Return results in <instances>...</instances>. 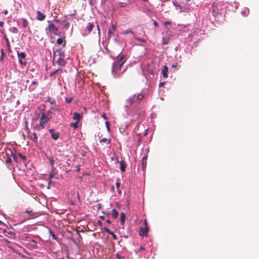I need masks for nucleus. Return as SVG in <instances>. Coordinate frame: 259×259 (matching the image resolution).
<instances>
[{"label":"nucleus","instance_id":"2f4dec72","mask_svg":"<svg viewBox=\"0 0 259 259\" xmlns=\"http://www.w3.org/2000/svg\"><path fill=\"white\" fill-rule=\"evenodd\" d=\"M119 186H120L119 182H116V187L117 189L118 190V193L119 194H120L121 193V191L119 189Z\"/></svg>","mask_w":259,"mask_h":259},{"label":"nucleus","instance_id":"774afa93","mask_svg":"<svg viewBox=\"0 0 259 259\" xmlns=\"http://www.w3.org/2000/svg\"><path fill=\"white\" fill-rule=\"evenodd\" d=\"M114 187H112V190H113V189H114Z\"/></svg>","mask_w":259,"mask_h":259},{"label":"nucleus","instance_id":"f3484780","mask_svg":"<svg viewBox=\"0 0 259 259\" xmlns=\"http://www.w3.org/2000/svg\"><path fill=\"white\" fill-rule=\"evenodd\" d=\"M115 30V25H112V28H109L108 29V35H110L113 34Z\"/></svg>","mask_w":259,"mask_h":259},{"label":"nucleus","instance_id":"a211bd4d","mask_svg":"<svg viewBox=\"0 0 259 259\" xmlns=\"http://www.w3.org/2000/svg\"><path fill=\"white\" fill-rule=\"evenodd\" d=\"M111 214H112V217L113 218V219H115L118 217V212L115 209H114L112 210Z\"/></svg>","mask_w":259,"mask_h":259},{"label":"nucleus","instance_id":"7ed1b4c3","mask_svg":"<svg viewBox=\"0 0 259 259\" xmlns=\"http://www.w3.org/2000/svg\"><path fill=\"white\" fill-rule=\"evenodd\" d=\"M19 63L23 66H26L27 64L26 54L24 52H17Z\"/></svg>","mask_w":259,"mask_h":259},{"label":"nucleus","instance_id":"de8ad7c7","mask_svg":"<svg viewBox=\"0 0 259 259\" xmlns=\"http://www.w3.org/2000/svg\"><path fill=\"white\" fill-rule=\"evenodd\" d=\"M171 24V22H169V21H166V22H165L164 23V24H165V25H169V24Z\"/></svg>","mask_w":259,"mask_h":259},{"label":"nucleus","instance_id":"a18cd8bd","mask_svg":"<svg viewBox=\"0 0 259 259\" xmlns=\"http://www.w3.org/2000/svg\"><path fill=\"white\" fill-rule=\"evenodd\" d=\"M4 25V22L3 21L0 22V27H3Z\"/></svg>","mask_w":259,"mask_h":259},{"label":"nucleus","instance_id":"4c0bfd02","mask_svg":"<svg viewBox=\"0 0 259 259\" xmlns=\"http://www.w3.org/2000/svg\"><path fill=\"white\" fill-rule=\"evenodd\" d=\"M107 141V139L106 138H102L100 140V143H104Z\"/></svg>","mask_w":259,"mask_h":259},{"label":"nucleus","instance_id":"6ab92c4d","mask_svg":"<svg viewBox=\"0 0 259 259\" xmlns=\"http://www.w3.org/2000/svg\"><path fill=\"white\" fill-rule=\"evenodd\" d=\"M125 215L124 212L120 213V224L123 225L125 222Z\"/></svg>","mask_w":259,"mask_h":259},{"label":"nucleus","instance_id":"1a4fd4ad","mask_svg":"<svg viewBox=\"0 0 259 259\" xmlns=\"http://www.w3.org/2000/svg\"><path fill=\"white\" fill-rule=\"evenodd\" d=\"M29 138L35 144H37V136L36 133H33L32 135H28Z\"/></svg>","mask_w":259,"mask_h":259},{"label":"nucleus","instance_id":"423d86ee","mask_svg":"<svg viewBox=\"0 0 259 259\" xmlns=\"http://www.w3.org/2000/svg\"><path fill=\"white\" fill-rule=\"evenodd\" d=\"M168 67L166 65L163 66L161 71V74L164 78H166L168 77Z\"/></svg>","mask_w":259,"mask_h":259},{"label":"nucleus","instance_id":"338daca9","mask_svg":"<svg viewBox=\"0 0 259 259\" xmlns=\"http://www.w3.org/2000/svg\"><path fill=\"white\" fill-rule=\"evenodd\" d=\"M145 224L146 225V224H147L146 221H145Z\"/></svg>","mask_w":259,"mask_h":259},{"label":"nucleus","instance_id":"7c9ffc66","mask_svg":"<svg viewBox=\"0 0 259 259\" xmlns=\"http://www.w3.org/2000/svg\"><path fill=\"white\" fill-rule=\"evenodd\" d=\"M18 156L23 160L26 159V157L25 156L23 155L21 153H19L18 154Z\"/></svg>","mask_w":259,"mask_h":259},{"label":"nucleus","instance_id":"20e7f679","mask_svg":"<svg viewBox=\"0 0 259 259\" xmlns=\"http://www.w3.org/2000/svg\"><path fill=\"white\" fill-rule=\"evenodd\" d=\"M48 30L53 34L57 36L61 35V32L59 31V28L57 27L53 23L50 24L48 26Z\"/></svg>","mask_w":259,"mask_h":259},{"label":"nucleus","instance_id":"f03ea898","mask_svg":"<svg viewBox=\"0 0 259 259\" xmlns=\"http://www.w3.org/2000/svg\"><path fill=\"white\" fill-rule=\"evenodd\" d=\"M51 112L48 111L47 112H44L41 113L39 120V126L41 128H44L46 124L51 119Z\"/></svg>","mask_w":259,"mask_h":259},{"label":"nucleus","instance_id":"864d4df0","mask_svg":"<svg viewBox=\"0 0 259 259\" xmlns=\"http://www.w3.org/2000/svg\"><path fill=\"white\" fill-rule=\"evenodd\" d=\"M138 40L142 41V42H146L145 40L144 39H137Z\"/></svg>","mask_w":259,"mask_h":259},{"label":"nucleus","instance_id":"c03bdc74","mask_svg":"<svg viewBox=\"0 0 259 259\" xmlns=\"http://www.w3.org/2000/svg\"><path fill=\"white\" fill-rule=\"evenodd\" d=\"M177 66H178L177 63L172 64V67H174V68H176L177 67Z\"/></svg>","mask_w":259,"mask_h":259},{"label":"nucleus","instance_id":"5701e85b","mask_svg":"<svg viewBox=\"0 0 259 259\" xmlns=\"http://www.w3.org/2000/svg\"><path fill=\"white\" fill-rule=\"evenodd\" d=\"M49 233L52 236V237L53 239L57 240V238L56 235L53 232V231L51 230H49Z\"/></svg>","mask_w":259,"mask_h":259},{"label":"nucleus","instance_id":"412c9836","mask_svg":"<svg viewBox=\"0 0 259 259\" xmlns=\"http://www.w3.org/2000/svg\"><path fill=\"white\" fill-rule=\"evenodd\" d=\"M55 169L51 168V171H50V175H49V179H52L54 177V176L55 175Z\"/></svg>","mask_w":259,"mask_h":259},{"label":"nucleus","instance_id":"473e14b6","mask_svg":"<svg viewBox=\"0 0 259 259\" xmlns=\"http://www.w3.org/2000/svg\"><path fill=\"white\" fill-rule=\"evenodd\" d=\"M96 27H97V32H98V35L99 36V37H100V34H101V31H100V29L99 28V25L97 24V26H96Z\"/></svg>","mask_w":259,"mask_h":259},{"label":"nucleus","instance_id":"6e6552de","mask_svg":"<svg viewBox=\"0 0 259 259\" xmlns=\"http://www.w3.org/2000/svg\"><path fill=\"white\" fill-rule=\"evenodd\" d=\"M36 19L39 21H43L46 18V15L42 13L40 11H37Z\"/></svg>","mask_w":259,"mask_h":259},{"label":"nucleus","instance_id":"dca6fc26","mask_svg":"<svg viewBox=\"0 0 259 259\" xmlns=\"http://www.w3.org/2000/svg\"><path fill=\"white\" fill-rule=\"evenodd\" d=\"M48 159H49V162H50V164L51 166V168L52 169H55V167H54V159L53 157L50 156V157H48Z\"/></svg>","mask_w":259,"mask_h":259},{"label":"nucleus","instance_id":"9b49d317","mask_svg":"<svg viewBox=\"0 0 259 259\" xmlns=\"http://www.w3.org/2000/svg\"><path fill=\"white\" fill-rule=\"evenodd\" d=\"M65 19L64 20H63L62 22V23H63V27L66 29H67L69 28V27H70V23L69 22H67V16H65Z\"/></svg>","mask_w":259,"mask_h":259},{"label":"nucleus","instance_id":"13d9d810","mask_svg":"<svg viewBox=\"0 0 259 259\" xmlns=\"http://www.w3.org/2000/svg\"><path fill=\"white\" fill-rule=\"evenodd\" d=\"M4 14L7 15L8 14V11L7 10L4 11Z\"/></svg>","mask_w":259,"mask_h":259},{"label":"nucleus","instance_id":"603ef678","mask_svg":"<svg viewBox=\"0 0 259 259\" xmlns=\"http://www.w3.org/2000/svg\"><path fill=\"white\" fill-rule=\"evenodd\" d=\"M102 117H103L105 119H107L106 116V115H105V113H104V114L102 115Z\"/></svg>","mask_w":259,"mask_h":259},{"label":"nucleus","instance_id":"4468645a","mask_svg":"<svg viewBox=\"0 0 259 259\" xmlns=\"http://www.w3.org/2000/svg\"><path fill=\"white\" fill-rule=\"evenodd\" d=\"M126 164L124 161H121L120 162V169L122 172L125 171Z\"/></svg>","mask_w":259,"mask_h":259},{"label":"nucleus","instance_id":"5fc2aeb1","mask_svg":"<svg viewBox=\"0 0 259 259\" xmlns=\"http://www.w3.org/2000/svg\"><path fill=\"white\" fill-rule=\"evenodd\" d=\"M106 222H107L108 224H109V225H110V224H111V221H110L109 220H108V219L106 220Z\"/></svg>","mask_w":259,"mask_h":259},{"label":"nucleus","instance_id":"f8f14e48","mask_svg":"<svg viewBox=\"0 0 259 259\" xmlns=\"http://www.w3.org/2000/svg\"><path fill=\"white\" fill-rule=\"evenodd\" d=\"M104 231L106 232H107L109 234H110L111 235H112V238L114 240H116L117 239V236L116 235L113 233L112 232V231H111L109 229H108L107 227H105L104 228Z\"/></svg>","mask_w":259,"mask_h":259},{"label":"nucleus","instance_id":"58836bf2","mask_svg":"<svg viewBox=\"0 0 259 259\" xmlns=\"http://www.w3.org/2000/svg\"><path fill=\"white\" fill-rule=\"evenodd\" d=\"M65 99H66V102L68 103H71L72 101V98H65Z\"/></svg>","mask_w":259,"mask_h":259},{"label":"nucleus","instance_id":"393cba45","mask_svg":"<svg viewBox=\"0 0 259 259\" xmlns=\"http://www.w3.org/2000/svg\"><path fill=\"white\" fill-rule=\"evenodd\" d=\"M142 161V170L144 171L146 167L147 161Z\"/></svg>","mask_w":259,"mask_h":259},{"label":"nucleus","instance_id":"e433bc0d","mask_svg":"<svg viewBox=\"0 0 259 259\" xmlns=\"http://www.w3.org/2000/svg\"><path fill=\"white\" fill-rule=\"evenodd\" d=\"M119 5L121 7H124L126 6V4L124 3H119Z\"/></svg>","mask_w":259,"mask_h":259},{"label":"nucleus","instance_id":"3c124183","mask_svg":"<svg viewBox=\"0 0 259 259\" xmlns=\"http://www.w3.org/2000/svg\"><path fill=\"white\" fill-rule=\"evenodd\" d=\"M1 51H2V58L3 57V56H4V52L3 49H2Z\"/></svg>","mask_w":259,"mask_h":259},{"label":"nucleus","instance_id":"ddd939ff","mask_svg":"<svg viewBox=\"0 0 259 259\" xmlns=\"http://www.w3.org/2000/svg\"><path fill=\"white\" fill-rule=\"evenodd\" d=\"M95 27V25L93 23L89 22L87 26V29L88 31V33H90L93 30V28Z\"/></svg>","mask_w":259,"mask_h":259},{"label":"nucleus","instance_id":"680f3d73","mask_svg":"<svg viewBox=\"0 0 259 259\" xmlns=\"http://www.w3.org/2000/svg\"><path fill=\"white\" fill-rule=\"evenodd\" d=\"M55 21L57 22V23H60V20H58V19L55 20Z\"/></svg>","mask_w":259,"mask_h":259},{"label":"nucleus","instance_id":"69168bd1","mask_svg":"<svg viewBox=\"0 0 259 259\" xmlns=\"http://www.w3.org/2000/svg\"><path fill=\"white\" fill-rule=\"evenodd\" d=\"M144 249V248L143 246H141L140 249Z\"/></svg>","mask_w":259,"mask_h":259},{"label":"nucleus","instance_id":"39448f33","mask_svg":"<svg viewBox=\"0 0 259 259\" xmlns=\"http://www.w3.org/2000/svg\"><path fill=\"white\" fill-rule=\"evenodd\" d=\"M49 132L51 134L52 138L54 140H57L59 136V133L56 132L54 129H50Z\"/></svg>","mask_w":259,"mask_h":259},{"label":"nucleus","instance_id":"72a5a7b5","mask_svg":"<svg viewBox=\"0 0 259 259\" xmlns=\"http://www.w3.org/2000/svg\"><path fill=\"white\" fill-rule=\"evenodd\" d=\"M106 126L107 127V130L110 131V123L109 121L105 122Z\"/></svg>","mask_w":259,"mask_h":259},{"label":"nucleus","instance_id":"f704fd0d","mask_svg":"<svg viewBox=\"0 0 259 259\" xmlns=\"http://www.w3.org/2000/svg\"><path fill=\"white\" fill-rule=\"evenodd\" d=\"M6 163L10 164L12 163V159L10 158H8L6 160Z\"/></svg>","mask_w":259,"mask_h":259},{"label":"nucleus","instance_id":"aec40b11","mask_svg":"<svg viewBox=\"0 0 259 259\" xmlns=\"http://www.w3.org/2000/svg\"><path fill=\"white\" fill-rule=\"evenodd\" d=\"M135 102V100L134 98H129L127 100V105H126L127 107L128 105H131Z\"/></svg>","mask_w":259,"mask_h":259},{"label":"nucleus","instance_id":"4be33fe9","mask_svg":"<svg viewBox=\"0 0 259 259\" xmlns=\"http://www.w3.org/2000/svg\"><path fill=\"white\" fill-rule=\"evenodd\" d=\"M28 25V21L26 19H22V26L24 28L26 27V26Z\"/></svg>","mask_w":259,"mask_h":259},{"label":"nucleus","instance_id":"6e6d98bb","mask_svg":"<svg viewBox=\"0 0 259 259\" xmlns=\"http://www.w3.org/2000/svg\"><path fill=\"white\" fill-rule=\"evenodd\" d=\"M164 84V82H160L159 83V87H162Z\"/></svg>","mask_w":259,"mask_h":259},{"label":"nucleus","instance_id":"052dcab7","mask_svg":"<svg viewBox=\"0 0 259 259\" xmlns=\"http://www.w3.org/2000/svg\"><path fill=\"white\" fill-rule=\"evenodd\" d=\"M108 141V144H110L111 142V140L110 139L107 140Z\"/></svg>","mask_w":259,"mask_h":259},{"label":"nucleus","instance_id":"a878e982","mask_svg":"<svg viewBox=\"0 0 259 259\" xmlns=\"http://www.w3.org/2000/svg\"><path fill=\"white\" fill-rule=\"evenodd\" d=\"M212 10L214 13H218V7L215 4H212Z\"/></svg>","mask_w":259,"mask_h":259},{"label":"nucleus","instance_id":"37998d69","mask_svg":"<svg viewBox=\"0 0 259 259\" xmlns=\"http://www.w3.org/2000/svg\"><path fill=\"white\" fill-rule=\"evenodd\" d=\"M77 199H78V201H79V202H80V201H81V199H80V195H79V193H77Z\"/></svg>","mask_w":259,"mask_h":259},{"label":"nucleus","instance_id":"ea45409f","mask_svg":"<svg viewBox=\"0 0 259 259\" xmlns=\"http://www.w3.org/2000/svg\"><path fill=\"white\" fill-rule=\"evenodd\" d=\"M12 157L13 158V159L15 160V161H17V156L15 154H13L12 153Z\"/></svg>","mask_w":259,"mask_h":259},{"label":"nucleus","instance_id":"bb28decb","mask_svg":"<svg viewBox=\"0 0 259 259\" xmlns=\"http://www.w3.org/2000/svg\"><path fill=\"white\" fill-rule=\"evenodd\" d=\"M70 126L73 127L74 128H77L78 127V122L72 123L70 124Z\"/></svg>","mask_w":259,"mask_h":259},{"label":"nucleus","instance_id":"c85d7f7f","mask_svg":"<svg viewBox=\"0 0 259 259\" xmlns=\"http://www.w3.org/2000/svg\"><path fill=\"white\" fill-rule=\"evenodd\" d=\"M63 42V39L61 38H59L57 39V44L58 45H61Z\"/></svg>","mask_w":259,"mask_h":259},{"label":"nucleus","instance_id":"09e8293b","mask_svg":"<svg viewBox=\"0 0 259 259\" xmlns=\"http://www.w3.org/2000/svg\"><path fill=\"white\" fill-rule=\"evenodd\" d=\"M98 224L99 225H100V226H102V223L101 222V221H98Z\"/></svg>","mask_w":259,"mask_h":259},{"label":"nucleus","instance_id":"79ce46f5","mask_svg":"<svg viewBox=\"0 0 259 259\" xmlns=\"http://www.w3.org/2000/svg\"><path fill=\"white\" fill-rule=\"evenodd\" d=\"M26 212L30 215H33L34 213L32 211H26Z\"/></svg>","mask_w":259,"mask_h":259},{"label":"nucleus","instance_id":"49530a36","mask_svg":"<svg viewBox=\"0 0 259 259\" xmlns=\"http://www.w3.org/2000/svg\"><path fill=\"white\" fill-rule=\"evenodd\" d=\"M153 24L156 27H157L158 26V23L155 21L154 22Z\"/></svg>","mask_w":259,"mask_h":259},{"label":"nucleus","instance_id":"8fccbe9b","mask_svg":"<svg viewBox=\"0 0 259 259\" xmlns=\"http://www.w3.org/2000/svg\"><path fill=\"white\" fill-rule=\"evenodd\" d=\"M37 84V82L36 81H33L32 82H31V84Z\"/></svg>","mask_w":259,"mask_h":259},{"label":"nucleus","instance_id":"4d7b16f0","mask_svg":"<svg viewBox=\"0 0 259 259\" xmlns=\"http://www.w3.org/2000/svg\"><path fill=\"white\" fill-rule=\"evenodd\" d=\"M56 74L55 73H54V71H53L52 72H51L50 73V76H53L54 75Z\"/></svg>","mask_w":259,"mask_h":259},{"label":"nucleus","instance_id":"bf43d9fd","mask_svg":"<svg viewBox=\"0 0 259 259\" xmlns=\"http://www.w3.org/2000/svg\"><path fill=\"white\" fill-rule=\"evenodd\" d=\"M100 218L102 219V220H104L105 219V217L104 216H101L100 217Z\"/></svg>","mask_w":259,"mask_h":259},{"label":"nucleus","instance_id":"cd10ccee","mask_svg":"<svg viewBox=\"0 0 259 259\" xmlns=\"http://www.w3.org/2000/svg\"><path fill=\"white\" fill-rule=\"evenodd\" d=\"M130 33L134 34V32L131 29L128 30H125L122 32V34H126Z\"/></svg>","mask_w":259,"mask_h":259},{"label":"nucleus","instance_id":"9d476101","mask_svg":"<svg viewBox=\"0 0 259 259\" xmlns=\"http://www.w3.org/2000/svg\"><path fill=\"white\" fill-rule=\"evenodd\" d=\"M57 63L60 66H64L66 62L63 58L60 57L57 60Z\"/></svg>","mask_w":259,"mask_h":259},{"label":"nucleus","instance_id":"f257e3e1","mask_svg":"<svg viewBox=\"0 0 259 259\" xmlns=\"http://www.w3.org/2000/svg\"><path fill=\"white\" fill-rule=\"evenodd\" d=\"M125 62V57L123 56L114 62L112 65V73L115 77L120 76L126 70V68H123Z\"/></svg>","mask_w":259,"mask_h":259},{"label":"nucleus","instance_id":"b1692460","mask_svg":"<svg viewBox=\"0 0 259 259\" xmlns=\"http://www.w3.org/2000/svg\"><path fill=\"white\" fill-rule=\"evenodd\" d=\"M162 42L164 45H167L169 42V39L168 38L166 37H163L162 38Z\"/></svg>","mask_w":259,"mask_h":259},{"label":"nucleus","instance_id":"e2e57ef3","mask_svg":"<svg viewBox=\"0 0 259 259\" xmlns=\"http://www.w3.org/2000/svg\"><path fill=\"white\" fill-rule=\"evenodd\" d=\"M6 42H7L8 44H9V40L7 38H6Z\"/></svg>","mask_w":259,"mask_h":259},{"label":"nucleus","instance_id":"a19ab883","mask_svg":"<svg viewBox=\"0 0 259 259\" xmlns=\"http://www.w3.org/2000/svg\"><path fill=\"white\" fill-rule=\"evenodd\" d=\"M147 155H145L143 157L141 161H147Z\"/></svg>","mask_w":259,"mask_h":259},{"label":"nucleus","instance_id":"0e129e2a","mask_svg":"<svg viewBox=\"0 0 259 259\" xmlns=\"http://www.w3.org/2000/svg\"><path fill=\"white\" fill-rule=\"evenodd\" d=\"M52 99V98H48V100H49V101L50 102H51V99Z\"/></svg>","mask_w":259,"mask_h":259},{"label":"nucleus","instance_id":"0eeeda50","mask_svg":"<svg viewBox=\"0 0 259 259\" xmlns=\"http://www.w3.org/2000/svg\"><path fill=\"white\" fill-rule=\"evenodd\" d=\"M148 232V228L147 226L145 227V228H141L140 229L139 234L142 236H146L147 235V233Z\"/></svg>","mask_w":259,"mask_h":259},{"label":"nucleus","instance_id":"2eb2a0df","mask_svg":"<svg viewBox=\"0 0 259 259\" xmlns=\"http://www.w3.org/2000/svg\"><path fill=\"white\" fill-rule=\"evenodd\" d=\"M81 118L80 114L78 113L75 112L73 114V119L74 120H77V122H78Z\"/></svg>","mask_w":259,"mask_h":259},{"label":"nucleus","instance_id":"c756f323","mask_svg":"<svg viewBox=\"0 0 259 259\" xmlns=\"http://www.w3.org/2000/svg\"><path fill=\"white\" fill-rule=\"evenodd\" d=\"M62 72V70L61 69H56L55 70V71H54V73H55V74H58V73H59V74H61Z\"/></svg>","mask_w":259,"mask_h":259},{"label":"nucleus","instance_id":"c9c22d12","mask_svg":"<svg viewBox=\"0 0 259 259\" xmlns=\"http://www.w3.org/2000/svg\"><path fill=\"white\" fill-rule=\"evenodd\" d=\"M12 32L17 33L18 32V30L16 27H13L12 28Z\"/></svg>","mask_w":259,"mask_h":259}]
</instances>
